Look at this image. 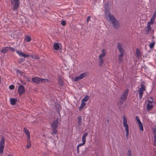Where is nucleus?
Instances as JSON below:
<instances>
[{"instance_id": "a211bd4d", "label": "nucleus", "mask_w": 156, "mask_h": 156, "mask_svg": "<svg viewBox=\"0 0 156 156\" xmlns=\"http://www.w3.org/2000/svg\"><path fill=\"white\" fill-rule=\"evenodd\" d=\"M9 47H3L1 50V52L3 53H6L9 50Z\"/></svg>"}, {"instance_id": "37998d69", "label": "nucleus", "mask_w": 156, "mask_h": 156, "mask_svg": "<svg viewBox=\"0 0 156 156\" xmlns=\"http://www.w3.org/2000/svg\"><path fill=\"white\" fill-rule=\"evenodd\" d=\"M15 86L13 85H11L9 86V88L11 90H13Z\"/></svg>"}, {"instance_id": "e433bc0d", "label": "nucleus", "mask_w": 156, "mask_h": 156, "mask_svg": "<svg viewBox=\"0 0 156 156\" xmlns=\"http://www.w3.org/2000/svg\"><path fill=\"white\" fill-rule=\"evenodd\" d=\"M144 91H142V90H139V98H141L143 94Z\"/></svg>"}, {"instance_id": "20e7f679", "label": "nucleus", "mask_w": 156, "mask_h": 156, "mask_svg": "<svg viewBox=\"0 0 156 156\" xmlns=\"http://www.w3.org/2000/svg\"><path fill=\"white\" fill-rule=\"evenodd\" d=\"M104 9L105 10V15L106 18L113 15L110 13V11H109L110 9L108 6V4L106 3L105 4Z\"/></svg>"}, {"instance_id": "a18cd8bd", "label": "nucleus", "mask_w": 156, "mask_h": 156, "mask_svg": "<svg viewBox=\"0 0 156 156\" xmlns=\"http://www.w3.org/2000/svg\"><path fill=\"white\" fill-rule=\"evenodd\" d=\"M155 19H153L152 18H151L150 21H151V22L152 23V25H153L154 24V23L155 21Z\"/></svg>"}, {"instance_id": "f3484780", "label": "nucleus", "mask_w": 156, "mask_h": 156, "mask_svg": "<svg viewBox=\"0 0 156 156\" xmlns=\"http://www.w3.org/2000/svg\"><path fill=\"white\" fill-rule=\"evenodd\" d=\"M27 143L26 145V147L27 149H29L31 147V141L30 140V138H27Z\"/></svg>"}, {"instance_id": "0eeeda50", "label": "nucleus", "mask_w": 156, "mask_h": 156, "mask_svg": "<svg viewBox=\"0 0 156 156\" xmlns=\"http://www.w3.org/2000/svg\"><path fill=\"white\" fill-rule=\"evenodd\" d=\"M123 44L118 42L117 44V47L119 51L120 54H124L125 50L123 49Z\"/></svg>"}, {"instance_id": "f704fd0d", "label": "nucleus", "mask_w": 156, "mask_h": 156, "mask_svg": "<svg viewBox=\"0 0 156 156\" xmlns=\"http://www.w3.org/2000/svg\"><path fill=\"white\" fill-rule=\"evenodd\" d=\"M25 40L27 42H30L31 40V37L30 36H27L26 37Z\"/></svg>"}, {"instance_id": "9b49d317", "label": "nucleus", "mask_w": 156, "mask_h": 156, "mask_svg": "<svg viewBox=\"0 0 156 156\" xmlns=\"http://www.w3.org/2000/svg\"><path fill=\"white\" fill-rule=\"evenodd\" d=\"M16 53L19 55L20 56L23 57L24 58H28L30 56V55L28 54H25L23 53L22 51H20L18 50H16Z\"/></svg>"}, {"instance_id": "cd10ccee", "label": "nucleus", "mask_w": 156, "mask_h": 156, "mask_svg": "<svg viewBox=\"0 0 156 156\" xmlns=\"http://www.w3.org/2000/svg\"><path fill=\"white\" fill-rule=\"evenodd\" d=\"M59 45L58 43H55L53 46L55 50H58L59 48Z\"/></svg>"}, {"instance_id": "2eb2a0df", "label": "nucleus", "mask_w": 156, "mask_h": 156, "mask_svg": "<svg viewBox=\"0 0 156 156\" xmlns=\"http://www.w3.org/2000/svg\"><path fill=\"white\" fill-rule=\"evenodd\" d=\"M153 133L154 134V142L155 143L154 145L155 146L156 145V128L153 129Z\"/></svg>"}, {"instance_id": "9d476101", "label": "nucleus", "mask_w": 156, "mask_h": 156, "mask_svg": "<svg viewBox=\"0 0 156 156\" xmlns=\"http://www.w3.org/2000/svg\"><path fill=\"white\" fill-rule=\"evenodd\" d=\"M136 119L137 121V122L138 123L140 129V130L141 131H144V129H143V124L141 121L140 120L139 117L138 116H136Z\"/></svg>"}, {"instance_id": "ddd939ff", "label": "nucleus", "mask_w": 156, "mask_h": 156, "mask_svg": "<svg viewBox=\"0 0 156 156\" xmlns=\"http://www.w3.org/2000/svg\"><path fill=\"white\" fill-rule=\"evenodd\" d=\"M123 126L125 128H129V125L127 123V120L126 117L125 116H123Z\"/></svg>"}, {"instance_id": "de8ad7c7", "label": "nucleus", "mask_w": 156, "mask_h": 156, "mask_svg": "<svg viewBox=\"0 0 156 156\" xmlns=\"http://www.w3.org/2000/svg\"><path fill=\"white\" fill-rule=\"evenodd\" d=\"M16 72L18 73H20V75H22L23 73V72L21 71L20 70L18 69L16 70Z\"/></svg>"}, {"instance_id": "864d4df0", "label": "nucleus", "mask_w": 156, "mask_h": 156, "mask_svg": "<svg viewBox=\"0 0 156 156\" xmlns=\"http://www.w3.org/2000/svg\"><path fill=\"white\" fill-rule=\"evenodd\" d=\"M148 24H149L150 25V24L152 25V23H151V21H150V22H148V23H147V25H148Z\"/></svg>"}, {"instance_id": "dca6fc26", "label": "nucleus", "mask_w": 156, "mask_h": 156, "mask_svg": "<svg viewBox=\"0 0 156 156\" xmlns=\"http://www.w3.org/2000/svg\"><path fill=\"white\" fill-rule=\"evenodd\" d=\"M78 119V124L77 126H81L82 124V118L81 116H79L77 117Z\"/></svg>"}, {"instance_id": "7ed1b4c3", "label": "nucleus", "mask_w": 156, "mask_h": 156, "mask_svg": "<svg viewBox=\"0 0 156 156\" xmlns=\"http://www.w3.org/2000/svg\"><path fill=\"white\" fill-rule=\"evenodd\" d=\"M128 91L129 90L128 89H126L120 98L119 101L120 103L121 104H122L126 99L128 93Z\"/></svg>"}, {"instance_id": "bb28decb", "label": "nucleus", "mask_w": 156, "mask_h": 156, "mask_svg": "<svg viewBox=\"0 0 156 156\" xmlns=\"http://www.w3.org/2000/svg\"><path fill=\"white\" fill-rule=\"evenodd\" d=\"M153 108L152 104L148 103L147 105V109L148 110H150Z\"/></svg>"}, {"instance_id": "412c9836", "label": "nucleus", "mask_w": 156, "mask_h": 156, "mask_svg": "<svg viewBox=\"0 0 156 156\" xmlns=\"http://www.w3.org/2000/svg\"><path fill=\"white\" fill-rule=\"evenodd\" d=\"M102 53L99 55V58H103V57H105V56L106 53L105 51V50L104 49H103L102 50Z\"/></svg>"}, {"instance_id": "f8f14e48", "label": "nucleus", "mask_w": 156, "mask_h": 156, "mask_svg": "<svg viewBox=\"0 0 156 156\" xmlns=\"http://www.w3.org/2000/svg\"><path fill=\"white\" fill-rule=\"evenodd\" d=\"M41 78L38 77H34L31 79V82L36 84L41 83Z\"/></svg>"}, {"instance_id": "4be33fe9", "label": "nucleus", "mask_w": 156, "mask_h": 156, "mask_svg": "<svg viewBox=\"0 0 156 156\" xmlns=\"http://www.w3.org/2000/svg\"><path fill=\"white\" fill-rule=\"evenodd\" d=\"M56 108L58 114H60V111L61 110V105H56Z\"/></svg>"}, {"instance_id": "49530a36", "label": "nucleus", "mask_w": 156, "mask_h": 156, "mask_svg": "<svg viewBox=\"0 0 156 156\" xmlns=\"http://www.w3.org/2000/svg\"><path fill=\"white\" fill-rule=\"evenodd\" d=\"M25 60L24 58H21L20 59L19 62L21 63L23 62Z\"/></svg>"}, {"instance_id": "aec40b11", "label": "nucleus", "mask_w": 156, "mask_h": 156, "mask_svg": "<svg viewBox=\"0 0 156 156\" xmlns=\"http://www.w3.org/2000/svg\"><path fill=\"white\" fill-rule=\"evenodd\" d=\"M11 104L12 105H14L16 104V102L17 101L16 99L14 98H11L10 99Z\"/></svg>"}, {"instance_id": "79ce46f5", "label": "nucleus", "mask_w": 156, "mask_h": 156, "mask_svg": "<svg viewBox=\"0 0 156 156\" xmlns=\"http://www.w3.org/2000/svg\"><path fill=\"white\" fill-rule=\"evenodd\" d=\"M156 17V11H155L154 12V13L153 14L152 16V17L151 18L155 19Z\"/></svg>"}, {"instance_id": "39448f33", "label": "nucleus", "mask_w": 156, "mask_h": 156, "mask_svg": "<svg viewBox=\"0 0 156 156\" xmlns=\"http://www.w3.org/2000/svg\"><path fill=\"white\" fill-rule=\"evenodd\" d=\"M12 5H13L14 10L18 9L20 4V0H10Z\"/></svg>"}, {"instance_id": "a19ab883", "label": "nucleus", "mask_w": 156, "mask_h": 156, "mask_svg": "<svg viewBox=\"0 0 156 156\" xmlns=\"http://www.w3.org/2000/svg\"><path fill=\"white\" fill-rule=\"evenodd\" d=\"M61 24L63 26H65L66 25V22L65 21L63 20L61 21Z\"/></svg>"}, {"instance_id": "7c9ffc66", "label": "nucleus", "mask_w": 156, "mask_h": 156, "mask_svg": "<svg viewBox=\"0 0 156 156\" xmlns=\"http://www.w3.org/2000/svg\"><path fill=\"white\" fill-rule=\"evenodd\" d=\"M30 56L33 59H39L40 58V57L39 56L36 55H30Z\"/></svg>"}, {"instance_id": "c9c22d12", "label": "nucleus", "mask_w": 156, "mask_h": 156, "mask_svg": "<svg viewBox=\"0 0 156 156\" xmlns=\"http://www.w3.org/2000/svg\"><path fill=\"white\" fill-rule=\"evenodd\" d=\"M125 129L126 131V136L127 138L129 135V128H125Z\"/></svg>"}, {"instance_id": "c756f323", "label": "nucleus", "mask_w": 156, "mask_h": 156, "mask_svg": "<svg viewBox=\"0 0 156 156\" xmlns=\"http://www.w3.org/2000/svg\"><path fill=\"white\" fill-rule=\"evenodd\" d=\"M124 54H121H121H119V56H118L119 59V61L120 62H121L123 60L122 57H123V56H124Z\"/></svg>"}, {"instance_id": "6ab92c4d", "label": "nucleus", "mask_w": 156, "mask_h": 156, "mask_svg": "<svg viewBox=\"0 0 156 156\" xmlns=\"http://www.w3.org/2000/svg\"><path fill=\"white\" fill-rule=\"evenodd\" d=\"M144 82H141L140 84V88L139 89V90H142V91H144L145 90V87L144 85Z\"/></svg>"}, {"instance_id": "5fc2aeb1", "label": "nucleus", "mask_w": 156, "mask_h": 156, "mask_svg": "<svg viewBox=\"0 0 156 156\" xmlns=\"http://www.w3.org/2000/svg\"><path fill=\"white\" fill-rule=\"evenodd\" d=\"M79 147L78 146V145H77V150H79Z\"/></svg>"}, {"instance_id": "603ef678", "label": "nucleus", "mask_w": 156, "mask_h": 156, "mask_svg": "<svg viewBox=\"0 0 156 156\" xmlns=\"http://www.w3.org/2000/svg\"><path fill=\"white\" fill-rule=\"evenodd\" d=\"M148 24H149L150 25V24L152 25V23H151V21H150V22H148V23H147V25H148Z\"/></svg>"}, {"instance_id": "c85d7f7f", "label": "nucleus", "mask_w": 156, "mask_h": 156, "mask_svg": "<svg viewBox=\"0 0 156 156\" xmlns=\"http://www.w3.org/2000/svg\"><path fill=\"white\" fill-rule=\"evenodd\" d=\"M151 30V26L149 24H148V25H147V30H146V34H148L149 33Z\"/></svg>"}, {"instance_id": "6e6d98bb", "label": "nucleus", "mask_w": 156, "mask_h": 156, "mask_svg": "<svg viewBox=\"0 0 156 156\" xmlns=\"http://www.w3.org/2000/svg\"><path fill=\"white\" fill-rule=\"evenodd\" d=\"M1 76H0V84L1 83Z\"/></svg>"}, {"instance_id": "f03ea898", "label": "nucleus", "mask_w": 156, "mask_h": 156, "mask_svg": "<svg viewBox=\"0 0 156 156\" xmlns=\"http://www.w3.org/2000/svg\"><path fill=\"white\" fill-rule=\"evenodd\" d=\"M108 21H111L113 27L116 29H118L120 27V23L117 20L113 15L109 16L106 18Z\"/></svg>"}, {"instance_id": "72a5a7b5", "label": "nucleus", "mask_w": 156, "mask_h": 156, "mask_svg": "<svg viewBox=\"0 0 156 156\" xmlns=\"http://www.w3.org/2000/svg\"><path fill=\"white\" fill-rule=\"evenodd\" d=\"M4 147L5 146L4 145H0V153L1 154H2L3 152Z\"/></svg>"}, {"instance_id": "bf43d9fd", "label": "nucleus", "mask_w": 156, "mask_h": 156, "mask_svg": "<svg viewBox=\"0 0 156 156\" xmlns=\"http://www.w3.org/2000/svg\"><path fill=\"white\" fill-rule=\"evenodd\" d=\"M150 98L152 99V100H153V98L152 97H150Z\"/></svg>"}, {"instance_id": "052dcab7", "label": "nucleus", "mask_w": 156, "mask_h": 156, "mask_svg": "<svg viewBox=\"0 0 156 156\" xmlns=\"http://www.w3.org/2000/svg\"><path fill=\"white\" fill-rule=\"evenodd\" d=\"M152 38H153V39H154V36H153V37H152Z\"/></svg>"}, {"instance_id": "393cba45", "label": "nucleus", "mask_w": 156, "mask_h": 156, "mask_svg": "<svg viewBox=\"0 0 156 156\" xmlns=\"http://www.w3.org/2000/svg\"><path fill=\"white\" fill-rule=\"evenodd\" d=\"M41 83H48L49 81V80L48 79H43L41 78Z\"/></svg>"}, {"instance_id": "4d7b16f0", "label": "nucleus", "mask_w": 156, "mask_h": 156, "mask_svg": "<svg viewBox=\"0 0 156 156\" xmlns=\"http://www.w3.org/2000/svg\"><path fill=\"white\" fill-rule=\"evenodd\" d=\"M77 153H79V150H77Z\"/></svg>"}, {"instance_id": "8fccbe9b", "label": "nucleus", "mask_w": 156, "mask_h": 156, "mask_svg": "<svg viewBox=\"0 0 156 156\" xmlns=\"http://www.w3.org/2000/svg\"><path fill=\"white\" fill-rule=\"evenodd\" d=\"M90 16H88L87 17V22L89 21L90 20Z\"/></svg>"}, {"instance_id": "2f4dec72", "label": "nucleus", "mask_w": 156, "mask_h": 156, "mask_svg": "<svg viewBox=\"0 0 156 156\" xmlns=\"http://www.w3.org/2000/svg\"><path fill=\"white\" fill-rule=\"evenodd\" d=\"M89 97L88 95H86L85 97L83 98L81 100L82 102H86L89 100Z\"/></svg>"}, {"instance_id": "b1692460", "label": "nucleus", "mask_w": 156, "mask_h": 156, "mask_svg": "<svg viewBox=\"0 0 156 156\" xmlns=\"http://www.w3.org/2000/svg\"><path fill=\"white\" fill-rule=\"evenodd\" d=\"M5 139L4 136L2 137L0 141V145L5 146Z\"/></svg>"}, {"instance_id": "3c124183", "label": "nucleus", "mask_w": 156, "mask_h": 156, "mask_svg": "<svg viewBox=\"0 0 156 156\" xmlns=\"http://www.w3.org/2000/svg\"><path fill=\"white\" fill-rule=\"evenodd\" d=\"M26 79L28 81H30V79L28 77H27Z\"/></svg>"}, {"instance_id": "c03bdc74", "label": "nucleus", "mask_w": 156, "mask_h": 156, "mask_svg": "<svg viewBox=\"0 0 156 156\" xmlns=\"http://www.w3.org/2000/svg\"><path fill=\"white\" fill-rule=\"evenodd\" d=\"M9 50H10L12 52H14L15 51V49L12 47H9Z\"/></svg>"}, {"instance_id": "6e6552de", "label": "nucleus", "mask_w": 156, "mask_h": 156, "mask_svg": "<svg viewBox=\"0 0 156 156\" xmlns=\"http://www.w3.org/2000/svg\"><path fill=\"white\" fill-rule=\"evenodd\" d=\"M88 135V133L87 132H85L82 137V140L83 143H80L78 145L79 147H81L82 146H83L86 143V137Z\"/></svg>"}, {"instance_id": "680f3d73", "label": "nucleus", "mask_w": 156, "mask_h": 156, "mask_svg": "<svg viewBox=\"0 0 156 156\" xmlns=\"http://www.w3.org/2000/svg\"><path fill=\"white\" fill-rule=\"evenodd\" d=\"M8 156H10V155H8Z\"/></svg>"}, {"instance_id": "473e14b6", "label": "nucleus", "mask_w": 156, "mask_h": 156, "mask_svg": "<svg viewBox=\"0 0 156 156\" xmlns=\"http://www.w3.org/2000/svg\"><path fill=\"white\" fill-rule=\"evenodd\" d=\"M58 83L61 86H63V85H64V83H63V81H62V79H61V78H60V77H59L58 78Z\"/></svg>"}, {"instance_id": "4c0bfd02", "label": "nucleus", "mask_w": 156, "mask_h": 156, "mask_svg": "<svg viewBox=\"0 0 156 156\" xmlns=\"http://www.w3.org/2000/svg\"><path fill=\"white\" fill-rule=\"evenodd\" d=\"M127 156H132L131 151L130 150H128L127 153Z\"/></svg>"}, {"instance_id": "4468645a", "label": "nucleus", "mask_w": 156, "mask_h": 156, "mask_svg": "<svg viewBox=\"0 0 156 156\" xmlns=\"http://www.w3.org/2000/svg\"><path fill=\"white\" fill-rule=\"evenodd\" d=\"M23 130L25 132V133L26 134L27 136V138H30V133L28 130L25 127L23 128Z\"/></svg>"}, {"instance_id": "13d9d810", "label": "nucleus", "mask_w": 156, "mask_h": 156, "mask_svg": "<svg viewBox=\"0 0 156 156\" xmlns=\"http://www.w3.org/2000/svg\"><path fill=\"white\" fill-rule=\"evenodd\" d=\"M107 123H108L109 122V120H108V119H107Z\"/></svg>"}, {"instance_id": "09e8293b", "label": "nucleus", "mask_w": 156, "mask_h": 156, "mask_svg": "<svg viewBox=\"0 0 156 156\" xmlns=\"http://www.w3.org/2000/svg\"><path fill=\"white\" fill-rule=\"evenodd\" d=\"M148 103L151 104H152V103L153 102V100H152V101H151L150 100L148 101Z\"/></svg>"}, {"instance_id": "5701e85b", "label": "nucleus", "mask_w": 156, "mask_h": 156, "mask_svg": "<svg viewBox=\"0 0 156 156\" xmlns=\"http://www.w3.org/2000/svg\"><path fill=\"white\" fill-rule=\"evenodd\" d=\"M86 104L85 102H81V104L80 105V106L79 108V110L80 111L85 106Z\"/></svg>"}, {"instance_id": "423d86ee", "label": "nucleus", "mask_w": 156, "mask_h": 156, "mask_svg": "<svg viewBox=\"0 0 156 156\" xmlns=\"http://www.w3.org/2000/svg\"><path fill=\"white\" fill-rule=\"evenodd\" d=\"M18 92L19 95L21 96L25 92L24 87L22 85H20L18 87Z\"/></svg>"}, {"instance_id": "a878e982", "label": "nucleus", "mask_w": 156, "mask_h": 156, "mask_svg": "<svg viewBox=\"0 0 156 156\" xmlns=\"http://www.w3.org/2000/svg\"><path fill=\"white\" fill-rule=\"evenodd\" d=\"M155 43V41L152 40L151 41V43L149 45L150 48L151 49L153 48Z\"/></svg>"}, {"instance_id": "ea45409f", "label": "nucleus", "mask_w": 156, "mask_h": 156, "mask_svg": "<svg viewBox=\"0 0 156 156\" xmlns=\"http://www.w3.org/2000/svg\"><path fill=\"white\" fill-rule=\"evenodd\" d=\"M100 59V65L101 66L103 62V59L102 58H99Z\"/></svg>"}, {"instance_id": "58836bf2", "label": "nucleus", "mask_w": 156, "mask_h": 156, "mask_svg": "<svg viewBox=\"0 0 156 156\" xmlns=\"http://www.w3.org/2000/svg\"><path fill=\"white\" fill-rule=\"evenodd\" d=\"M136 55L137 57H139L140 55V52L138 50V49H137L136 50Z\"/></svg>"}, {"instance_id": "1a4fd4ad", "label": "nucleus", "mask_w": 156, "mask_h": 156, "mask_svg": "<svg viewBox=\"0 0 156 156\" xmlns=\"http://www.w3.org/2000/svg\"><path fill=\"white\" fill-rule=\"evenodd\" d=\"M86 73H83L80 75L79 76L75 77L74 81H78L79 80L83 79V78L87 76Z\"/></svg>"}, {"instance_id": "f257e3e1", "label": "nucleus", "mask_w": 156, "mask_h": 156, "mask_svg": "<svg viewBox=\"0 0 156 156\" xmlns=\"http://www.w3.org/2000/svg\"><path fill=\"white\" fill-rule=\"evenodd\" d=\"M59 121L57 119L53 120L51 124V134L53 135L54 136L57 137V133L58 132L57 130L58 126V125Z\"/></svg>"}]
</instances>
